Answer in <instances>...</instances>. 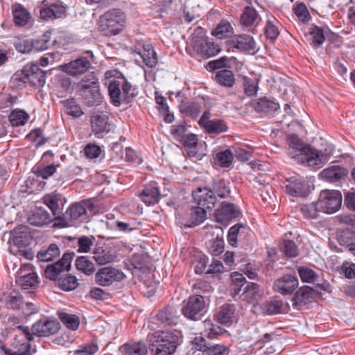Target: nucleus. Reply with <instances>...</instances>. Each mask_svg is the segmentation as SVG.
<instances>
[{
	"label": "nucleus",
	"mask_w": 355,
	"mask_h": 355,
	"mask_svg": "<svg viewBox=\"0 0 355 355\" xmlns=\"http://www.w3.org/2000/svg\"><path fill=\"white\" fill-rule=\"evenodd\" d=\"M125 63H115L112 66V105L119 107L128 105L138 95V88L125 76Z\"/></svg>",
	"instance_id": "f257e3e1"
},
{
	"label": "nucleus",
	"mask_w": 355,
	"mask_h": 355,
	"mask_svg": "<svg viewBox=\"0 0 355 355\" xmlns=\"http://www.w3.org/2000/svg\"><path fill=\"white\" fill-rule=\"evenodd\" d=\"M286 141L289 155L302 164L321 167L327 161V155L322 151L304 144L295 134L289 135Z\"/></svg>",
	"instance_id": "f03ea898"
},
{
	"label": "nucleus",
	"mask_w": 355,
	"mask_h": 355,
	"mask_svg": "<svg viewBox=\"0 0 355 355\" xmlns=\"http://www.w3.org/2000/svg\"><path fill=\"white\" fill-rule=\"evenodd\" d=\"M152 342L151 350L155 355H171L178 345V336L170 331H155L150 338Z\"/></svg>",
	"instance_id": "7ed1b4c3"
},
{
	"label": "nucleus",
	"mask_w": 355,
	"mask_h": 355,
	"mask_svg": "<svg viewBox=\"0 0 355 355\" xmlns=\"http://www.w3.org/2000/svg\"><path fill=\"white\" fill-rule=\"evenodd\" d=\"M15 340L12 349L6 352L7 355H32L35 350L32 348L30 342L34 338L28 327L19 325L15 329Z\"/></svg>",
	"instance_id": "20e7f679"
},
{
	"label": "nucleus",
	"mask_w": 355,
	"mask_h": 355,
	"mask_svg": "<svg viewBox=\"0 0 355 355\" xmlns=\"http://www.w3.org/2000/svg\"><path fill=\"white\" fill-rule=\"evenodd\" d=\"M318 202L322 212L332 214L340 209L342 195L338 191H322Z\"/></svg>",
	"instance_id": "39448f33"
},
{
	"label": "nucleus",
	"mask_w": 355,
	"mask_h": 355,
	"mask_svg": "<svg viewBox=\"0 0 355 355\" xmlns=\"http://www.w3.org/2000/svg\"><path fill=\"white\" fill-rule=\"evenodd\" d=\"M205 302L201 295H193L189 297L186 304L182 307V314L193 320L201 319L204 314Z\"/></svg>",
	"instance_id": "423d86ee"
},
{
	"label": "nucleus",
	"mask_w": 355,
	"mask_h": 355,
	"mask_svg": "<svg viewBox=\"0 0 355 355\" xmlns=\"http://www.w3.org/2000/svg\"><path fill=\"white\" fill-rule=\"evenodd\" d=\"M241 215L240 209L233 203L223 202L215 210L216 220L223 225H227L234 219L239 218Z\"/></svg>",
	"instance_id": "0eeeda50"
},
{
	"label": "nucleus",
	"mask_w": 355,
	"mask_h": 355,
	"mask_svg": "<svg viewBox=\"0 0 355 355\" xmlns=\"http://www.w3.org/2000/svg\"><path fill=\"white\" fill-rule=\"evenodd\" d=\"M21 79L24 83L40 87L46 83V73L37 64H28L22 70Z\"/></svg>",
	"instance_id": "6e6552de"
},
{
	"label": "nucleus",
	"mask_w": 355,
	"mask_h": 355,
	"mask_svg": "<svg viewBox=\"0 0 355 355\" xmlns=\"http://www.w3.org/2000/svg\"><path fill=\"white\" fill-rule=\"evenodd\" d=\"M89 76V84L86 83L84 79L81 81L82 96L88 106H93L101 102V94L96 85L97 78L94 75Z\"/></svg>",
	"instance_id": "1a4fd4ad"
},
{
	"label": "nucleus",
	"mask_w": 355,
	"mask_h": 355,
	"mask_svg": "<svg viewBox=\"0 0 355 355\" xmlns=\"http://www.w3.org/2000/svg\"><path fill=\"white\" fill-rule=\"evenodd\" d=\"M5 303L7 307L13 310L26 311L25 307H26V314L28 315L37 312V309L32 302H25L22 295L15 291H11L6 297Z\"/></svg>",
	"instance_id": "9d476101"
},
{
	"label": "nucleus",
	"mask_w": 355,
	"mask_h": 355,
	"mask_svg": "<svg viewBox=\"0 0 355 355\" xmlns=\"http://www.w3.org/2000/svg\"><path fill=\"white\" fill-rule=\"evenodd\" d=\"M286 185L288 193L295 197H306L311 191L309 182L303 177L293 176L287 180Z\"/></svg>",
	"instance_id": "9b49d317"
},
{
	"label": "nucleus",
	"mask_w": 355,
	"mask_h": 355,
	"mask_svg": "<svg viewBox=\"0 0 355 355\" xmlns=\"http://www.w3.org/2000/svg\"><path fill=\"white\" fill-rule=\"evenodd\" d=\"M60 323L46 318L40 320L33 324L31 333L35 336L47 337L56 334L60 329Z\"/></svg>",
	"instance_id": "f8f14e48"
},
{
	"label": "nucleus",
	"mask_w": 355,
	"mask_h": 355,
	"mask_svg": "<svg viewBox=\"0 0 355 355\" xmlns=\"http://www.w3.org/2000/svg\"><path fill=\"white\" fill-rule=\"evenodd\" d=\"M71 261V254L64 253L60 261L50 264L44 270L45 277L50 280L58 279L62 272L69 270Z\"/></svg>",
	"instance_id": "ddd939ff"
},
{
	"label": "nucleus",
	"mask_w": 355,
	"mask_h": 355,
	"mask_svg": "<svg viewBox=\"0 0 355 355\" xmlns=\"http://www.w3.org/2000/svg\"><path fill=\"white\" fill-rule=\"evenodd\" d=\"M297 286L298 279L295 275H285L273 284L274 291L284 295L292 294Z\"/></svg>",
	"instance_id": "4468645a"
},
{
	"label": "nucleus",
	"mask_w": 355,
	"mask_h": 355,
	"mask_svg": "<svg viewBox=\"0 0 355 355\" xmlns=\"http://www.w3.org/2000/svg\"><path fill=\"white\" fill-rule=\"evenodd\" d=\"M17 283L24 290L35 288L37 284V276L30 264L23 265L18 272Z\"/></svg>",
	"instance_id": "2eb2a0df"
},
{
	"label": "nucleus",
	"mask_w": 355,
	"mask_h": 355,
	"mask_svg": "<svg viewBox=\"0 0 355 355\" xmlns=\"http://www.w3.org/2000/svg\"><path fill=\"white\" fill-rule=\"evenodd\" d=\"M251 106L257 113L264 116H273L279 109V103L274 98L267 97L254 100Z\"/></svg>",
	"instance_id": "dca6fc26"
},
{
	"label": "nucleus",
	"mask_w": 355,
	"mask_h": 355,
	"mask_svg": "<svg viewBox=\"0 0 355 355\" xmlns=\"http://www.w3.org/2000/svg\"><path fill=\"white\" fill-rule=\"evenodd\" d=\"M320 293L309 286L301 287L295 293L292 300L293 306L300 309L309 302H313L318 297Z\"/></svg>",
	"instance_id": "f3484780"
},
{
	"label": "nucleus",
	"mask_w": 355,
	"mask_h": 355,
	"mask_svg": "<svg viewBox=\"0 0 355 355\" xmlns=\"http://www.w3.org/2000/svg\"><path fill=\"white\" fill-rule=\"evenodd\" d=\"M91 67V62L85 57H80L64 65L61 69L67 73L76 76L87 72Z\"/></svg>",
	"instance_id": "a211bd4d"
},
{
	"label": "nucleus",
	"mask_w": 355,
	"mask_h": 355,
	"mask_svg": "<svg viewBox=\"0 0 355 355\" xmlns=\"http://www.w3.org/2000/svg\"><path fill=\"white\" fill-rule=\"evenodd\" d=\"M10 253L27 260L33 259L34 254L28 248L26 241L21 236H15L9 248Z\"/></svg>",
	"instance_id": "6ab92c4d"
},
{
	"label": "nucleus",
	"mask_w": 355,
	"mask_h": 355,
	"mask_svg": "<svg viewBox=\"0 0 355 355\" xmlns=\"http://www.w3.org/2000/svg\"><path fill=\"white\" fill-rule=\"evenodd\" d=\"M193 198L198 205L205 207L207 209L214 207L217 202V198H215L208 187L198 188L196 191H193Z\"/></svg>",
	"instance_id": "aec40b11"
},
{
	"label": "nucleus",
	"mask_w": 355,
	"mask_h": 355,
	"mask_svg": "<svg viewBox=\"0 0 355 355\" xmlns=\"http://www.w3.org/2000/svg\"><path fill=\"white\" fill-rule=\"evenodd\" d=\"M232 46L241 51H255L256 42L253 37L249 35H237L232 39Z\"/></svg>",
	"instance_id": "412c9836"
},
{
	"label": "nucleus",
	"mask_w": 355,
	"mask_h": 355,
	"mask_svg": "<svg viewBox=\"0 0 355 355\" xmlns=\"http://www.w3.org/2000/svg\"><path fill=\"white\" fill-rule=\"evenodd\" d=\"M207 187L216 198H227L230 196V183L224 179H214Z\"/></svg>",
	"instance_id": "4be33fe9"
},
{
	"label": "nucleus",
	"mask_w": 355,
	"mask_h": 355,
	"mask_svg": "<svg viewBox=\"0 0 355 355\" xmlns=\"http://www.w3.org/2000/svg\"><path fill=\"white\" fill-rule=\"evenodd\" d=\"M13 21L16 26H25L31 19V13L21 4L17 3L12 6Z\"/></svg>",
	"instance_id": "5701e85b"
},
{
	"label": "nucleus",
	"mask_w": 355,
	"mask_h": 355,
	"mask_svg": "<svg viewBox=\"0 0 355 355\" xmlns=\"http://www.w3.org/2000/svg\"><path fill=\"white\" fill-rule=\"evenodd\" d=\"M140 198L146 205L157 203L160 198V193L156 183H150L145 187L140 193Z\"/></svg>",
	"instance_id": "b1692460"
},
{
	"label": "nucleus",
	"mask_w": 355,
	"mask_h": 355,
	"mask_svg": "<svg viewBox=\"0 0 355 355\" xmlns=\"http://www.w3.org/2000/svg\"><path fill=\"white\" fill-rule=\"evenodd\" d=\"M66 12V8L60 3H52L40 9V17L44 20L62 17Z\"/></svg>",
	"instance_id": "393cba45"
},
{
	"label": "nucleus",
	"mask_w": 355,
	"mask_h": 355,
	"mask_svg": "<svg viewBox=\"0 0 355 355\" xmlns=\"http://www.w3.org/2000/svg\"><path fill=\"white\" fill-rule=\"evenodd\" d=\"M348 171L340 166H332L325 168L322 172V176L331 182H338L347 176Z\"/></svg>",
	"instance_id": "a878e982"
},
{
	"label": "nucleus",
	"mask_w": 355,
	"mask_h": 355,
	"mask_svg": "<svg viewBox=\"0 0 355 355\" xmlns=\"http://www.w3.org/2000/svg\"><path fill=\"white\" fill-rule=\"evenodd\" d=\"M123 355H146L148 349L143 342L128 343L119 347Z\"/></svg>",
	"instance_id": "bb28decb"
},
{
	"label": "nucleus",
	"mask_w": 355,
	"mask_h": 355,
	"mask_svg": "<svg viewBox=\"0 0 355 355\" xmlns=\"http://www.w3.org/2000/svg\"><path fill=\"white\" fill-rule=\"evenodd\" d=\"M234 312L235 309L233 304L223 305L217 313V321L226 326L231 325L234 320Z\"/></svg>",
	"instance_id": "cd10ccee"
},
{
	"label": "nucleus",
	"mask_w": 355,
	"mask_h": 355,
	"mask_svg": "<svg viewBox=\"0 0 355 355\" xmlns=\"http://www.w3.org/2000/svg\"><path fill=\"white\" fill-rule=\"evenodd\" d=\"M179 110L184 116L195 119L201 112V105L196 102L182 101L179 105Z\"/></svg>",
	"instance_id": "c85d7f7f"
},
{
	"label": "nucleus",
	"mask_w": 355,
	"mask_h": 355,
	"mask_svg": "<svg viewBox=\"0 0 355 355\" xmlns=\"http://www.w3.org/2000/svg\"><path fill=\"white\" fill-rule=\"evenodd\" d=\"M66 218L71 221L81 218L82 220H87L89 217L87 208L80 203H75L68 208L65 214Z\"/></svg>",
	"instance_id": "c756f323"
},
{
	"label": "nucleus",
	"mask_w": 355,
	"mask_h": 355,
	"mask_svg": "<svg viewBox=\"0 0 355 355\" xmlns=\"http://www.w3.org/2000/svg\"><path fill=\"white\" fill-rule=\"evenodd\" d=\"M203 129L206 133L218 135L226 132L228 130V126L224 120L214 119L207 121Z\"/></svg>",
	"instance_id": "7c9ffc66"
},
{
	"label": "nucleus",
	"mask_w": 355,
	"mask_h": 355,
	"mask_svg": "<svg viewBox=\"0 0 355 355\" xmlns=\"http://www.w3.org/2000/svg\"><path fill=\"white\" fill-rule=\"evenodd\" d=\"M29 223L35 226H43L51 223L50 214L42 208H37L28 218Z\"/></svg>",
	"instance_id": "2f4dec72"
},
{
	"label": "nucleus",
	"mask_w": 355,
	"mask_h": 355,
	"mask_svg": "<svg viewBox=\"0 0 355 355\" xmlns=\"http://www.w3.org/2000/svg\"><path fill=\"white\" fill-rule=\"evenodd\" d=\"M126 24L125 13L120 9H112V35L120 33Z\"/></svg>",
	"instance_id": "473e14b6"
},
{
	"label": "nucleus",
	"mask_w": 355,
	"mask_h": 355,
	"mask_svg": "<svg viewBox=\"0 0 355 355\" xmlns=\"http://www.w3.org/2000/svg\"><path fill=\"white\" fill-rule=\"evenodd\" d=\"M60 250L56 244H51L47 249H42L37 252V258L42 262H49L53 261L58 257Z\"/></svg>",
	"instance_id": "72a5a7b5"
},
{
	"label": "nucleus",
	"mask_w": 355,
	"mask_h": 355,
	"mask_svg": "<svg viewBox=\"0 0 355 355\" xmlns=\"http://www.w3.org/2000/svg\"><path fill=\"white\" fill-rule=\"evenodd\" d=\"M260 20L257 11L252 7H245L241 17V24L247 27L257 25Z\"/></svg>",
	"instance_id": "f704fd0d"
},
{
	"label": "nucleus",
	"mask_w": 355,
	"mask_h": 355,
	"mask_svg": "<svg viewBox=\"0 0 355 355\" xmlns=\"http://www.w3.org/2000/svg\"><path fill=\"white\" fill-rule=\"evenodd\" d=\"M138 54L148 67L153 68L156 66L157 63V56L151 45L145 46L143 51L139 52Z\"/></svg>",
	"instance_id": "c9c22d12"
},
{
	"label": "nucleus",
	"mask_w": 355,
	"mask_h": 355,
	"mask_svg": "<svg viewBox=\"0 0 355 355\" xmlns=\"http://www.w3.org/2000/svg\"><path fill=\"white\" fill-rule=\"evenodd\" d=\"M78 286V279L71 274H65L58 279V286L64 291L74 290Z\"/></svg>",
	"instance_id": "e433bc0d"
},
{
	"label": "nucleus",
	"mask_w": 355,
	"mask_h": 355,
	"mask_svg": "<svg viewBox=\"0 0 355 355\" xmlns=\"http://www.w3.org/2000/svg\"><path fill=\"white\" fill-rule=\"evenodd\" d=\"M282 301L270 300L266 301L259 305L260 312L264 315H275L280 313L282 308Z\"/></svg>",
	"instance_id": "4c0bfd02"
},
{
	"label": "nucleus",
	"mask_w": 355,
	"mask_h": 355,
	"mask_svg": "<svg viewBox=\"0 0 355 355\" xmlns=\"http://www.w3.org/2000/svg\"><path fill=\"white\" fill-rule=\"evenodd\" d=\"M184 146L187 154L190 157H194L197 154L198 138L194 134H187L180 141Z\"/></svg>",
	"instance_id": "58836bf2"
},
{
	"label": "nucleus",
	"mask_w": 355,
	"mask_h": 355,
	"mask_svg": "<svg viewBox=\"0 0 355 355\" xmlns=\"http://www.w3.org/2000/svg\"><path fill=\"white\" fill-rule=\"evenodd\" d=\"M233 27L227 20H222L211 32L212 35L218 39H225L233 33Z\"/></svg>",
	"instance_id": "ea45409f"
},
{
	"label": "nucleus",
	"mask_w": 355,
	"mask_h": 355,
	"mask_svg": "<svg viewBox=\"0 0 355 355\" xmlns=\"http://www.w3.org/2000/svg\"><path fill=\"white\" fill-rule=\"evenodd\" d=\"M108 116L106 115H94L91 118V125L93 132L96 135H98L104 132L106 130Z\"/></svg>",
	"instance_id": "a19ab883"
},
{
	"label": "nucleus",
	"mask_w": 355,
	"mask_h": 355,
	"mask_svg": "<svg viewBox=\"0 0 355 355\" xmlns=\"http://www.w3.org/2000/svg\"><path fill=\"white\" fill-rule=\"evenodd\" d=\"M216 80L220 85L226 87H232L235 83L234 75L229 69H222L217 71Z\"/></svg>",
	"instance_id": "79ce46f5"
},
{
	"label": "nucleus",
	"mask_w": 355,
	"mask_h": 355,
	"mask_svg": "<svg viewBox=\"0 0 355 355\" xmlns=\"http://www.w3.org/2000/svg\"><path fill=\"white\" fill-rule=\"evenodd\" d=\"M67 114L73 116L79 117L83 114L81 107L78 105L74 98H68L61 101Z\"/></svg>",
	"instance_id": "37998d69"
},
{
	"label": "nucleus",
	"mask_w": 355,
	"mask_h": 355,
	"mask_svg": "<svg viewBox=\"0 0 355 355\" xmlns=\"http://www.w3.org/2000/svg\"><path fill=\"white\" fill-rule=\"evenodd\" d=\"M277 24L279 21L274 17L267 19L264 32L266 37L272 41L275 40L279 35Z\"/></svg>",
	"instance_id": "c03bdc74"
},
{
	"label": "nucleus",
	"mask_w": 355,
	"mask_h": 355,
	"mask_svg": "<svg viewBox=\"0 0 355 355\" xmlns=\"http://www.w3.org/2000/svg\"><path fill=\"white\" fill-rule=\"evenodd\" d=\"M260 295L259 286L255 283L248 284L242 294L243 299L250 303H253L256 301Z\"/></svg>",
	"instance_id": "a18cd8bd"
},
{
	"label": "nucleus",
	"mask_w": 355,
	"mask_h": 355,
	"mask_svg": "<svg viewBox=\"0 0 355 355\" xmlns=\"http://www.w3.org/2000/svg\"><path fill=\"white\" fill-rule=\"evenodd\" d=\"M216 159L221 167H230L234 160L232 148L230 147L217 153L216 155Z\"/></svg>",
	"instance_id": "49530a36"
},
{
	"label": "nucleus",
	"mask_w": 355,
	"mask_h": 355,
	"mask_svg": "<svg viewBox=\"0 0 355 355\" xmlns=\"http://www.w3.org/2000/svg\"><path fill=\"white\" fill-rule=\"evenodd\" d=\"M61 322L69 329L76 330L80 324L79 318L76 315L69 314L65 312L58 313Z\"/></svg>",
	"instance_id": "de8ad7c7"
},
{
	"label": "nucleus",
	"mask_w": 355,
	"mask_h": 355,
	"mask_svg": "<svg viewBox=\"0 0 355 355\" xmlns=\"http://www.w3.org/2000/svg\"><path fill=\"white\" fill-rule=\"evenodd\" d=\"M28 114L21 110H15L9 115V121L12 126L24 125L28 121Z\"/></svg>",
	"instance_id": "09e8293b"
},
{
	"label": "nucleus",
	"mask_w": 355,
	"mask_h": 355,
	"mask_svg": "<svg viewBox=\"0 0 355 355\" xmlns=\"http://www.w3.org/2000/svg\"><path fill=\"white\" fill-rule=\"evenodd\" d=\"M300 211L306 218H316L318 213L322 212L318 202L302 205L300 206Z\"/></svg>",
	"instance_id": "8fccbe9b"
},
{
	"label": "nucleus",
	"mask_w": 355,
	"mask_h": 355,
	"mask_svg": "<svg viewBox=\"0 0 355 355\" xmlns=\"http://www.w3.org/2000/svg\"><path fill=\"white\" fill-rule=\"evenodd\" d=\"M76 268L83 273L90 275L94 272V265L87 257H80L76 261Z\"/></svg>",
	"instance_id": "3c124183"
},
{
	"label": "nucleus",
	"mask_w": 355,
	"mask_h": 355,
	"mask_svg": "<svg viewBox=\"0 0 355 355\" xmlns=\"http://www.w3.org/2000/svg\"><path fill=\"white\" fill-rule=\"evenodd\" d=\"M157 320L166 325L175 324L176 315L173 309H164L159 312L157 315Z\"/></svg>",
	"instance_id": "603ef678"
},
{
	"label": "nucleus",
	"mask_w": 355,
	"mask_h": 355,
	"mask_svg": "<svg viewBox=\"0 0 355 355\" xmlns=\"http://www.w3.org/2000/svg\"><path fill=\"white\" fill-rule=\"evenodd\" d=\"M352 230L347 229L340 233L338 240L340 245H347L349 250L355 256V243L351 241Z\"/></svg>",
	"instance_id": "864d4df0"
},
{
	"label": "nucleus",
	"mask_w": 355,
	"mask_h": 355,
	"mask_svg": "<svg viewBox=\"0 0 355 355\" xmlns=\"http://www.w3.org/2000/svg\"><path fill=\"white\" fill-rule=\"evenodd\" d=\"M220 51V49L218 44L209 41L202 42L200 46V53L207 57L214 56L218 54Z\"/></svg>",
	"instance_id": "5fc2aeb1"
},
{
	"label": "nucleus",
	"mask_w": 355,
	"mask_h": 355,
	"mask_svg": "<svg viewBox=\"0 0 355 355\" xmlns=\"http://www.w3.org/2000/svg\"><path fill=\"white\" fill-rule=\"evenodd\" d=\"M60 195L57 193L46 194L43 197L44 203L51 210L53 215L58 211V202L60 200Z\"/></svg>",
	"instance_id": "6e6d98bb"
},
{
	"label": "nucleus",
	"mask_w": 355,
	"mask_h": 355,
	"mask_svg": "<svg viewBox=\"0 0 355 355\" xmlns=\"http://www.w3.org/2000/svg\"><path fill=\"white\" fill-rule=\"evenodd\" d=\"M98 30L103 35L108 36L111 34V12L109 11L100 17Z\"/></svg>",
	"instance_id": "4d7b16f0"
},
{
	"label": "nucleus",
	"mask_w": 355,
	"mask_h": 355,
	"mask_svg": "<svg viewBox=\"0 0 355 355\" xmlns=\"http://www.w3.org/2000/svg\"><path fill=\"white\" fill-rule=\"evenodd\" d=\"M99 347L96 342H90L83 344L74 352L75 355H95L98 351Z\"/></svg>",
	"instance_id": "13d9d810"
},
{
	"label": "nucleus",
	"mask_w": 355,
	"mask_h": 355,
	"mask_svg": "<svg viewBox=\"0 0 355 355\" xmlns=\"http://www.w3.org/2000/svg\"><path fill=\"white\" fill-rule=\"evenodd\" d=\"M96 282L102 286H109L111 284V268L105 267L101 268L96 274Z\"/></svg>",
	"instance_id": "bf43d9fd"
},
{
	"label": "nucleus",
	"mask_w": 355,
	"mask_h": 355,
	"mask_svg": "<svg viewBox=\"0 0 355 355\" xmlns=\"http://www.w3.org/2000/svg\"><path fill=\"white\" fill-rule=\"evenodd\" d=\"M280 250L287 257H295L298 254V249L294 241L284 240L279 246Z\"/></svg>",
	"instance_id": "052dcab7"
},
{
	"label": "nucleus",
	"mask_w": 355,
	"mask_h": 355,
	"mask_svg": "<svg viewBox=\"0 0 355 355\" xmlns=\"http://www.w3.org/2000/svg\"><path fill=\"white\" fill-rule=\"evenodd\" d=\"M57 166L53 164L47 166L39 165L35 168L34 173L37 177L42 179H48L56 172Z\"/></svg>",
	"instance_id": "680f3d73"
},
{
	"label": "nucleus",
	"mask_w": 355,
	"mask_h": 355,
	"mask_svg": "<svg viewBox=\"0 0 355 355\" xmlns=\"http://www.w3.org/2000/svg\"><path fill=\"white\" fill-rule=\"evenodd\" d=\"M246 227L242 223H237L230 227L227 234V241L232 246H236L237 244V237L242 231Z\"/></svg>",
	"instance_id": "e2e57ef3"
},
{
	"label": "nucleus",
	"mask_w": 355,
	"mask_h": 355,
	"mask_svg": "<svg viewBox=\"0 0 355 355\" xmlns=\"http://www.w3.org/2000/svg\"><path fill=\"white\" fill-rule=\"evenodd\" d=\"M232 278V290L234 292V295H238L241 291V288L245 283V278L244 276L239 272H233L231 275Z\"/></svg>",
	"instance_id": "0e129e2a"
},
{
	"label": "nucleus",
	"mask_w": 355,
	"mask_h": 355,
	"mask_svg": "<svg viewBox=\"0 0 355 355\" xmlns=\"http://www.w3.org/2000/svg\"><path fill=\"white\" fill-rule=\"evenodd\" d=\"M206 209H207L199 205L198 207H192L191 214L194 219V221L192 222L194 225L202 223L207 218Z\"/></svg>",
	"instance_id": "69168bd1"
},
{
	"label": "nucleus",
	"mask_w": 355,
	"mask_h": 355,
	"mask_svg": "<svg viewBox=\"0 0 355 355\" xmlns=\"http://www.w3.org/2000/svg\"><path fill=\"white\" fill-rule=\"evenodd\" d=\"M309 33L312 35L313 43L316 46L322 45L325 40L324 30L321 27L313 26L310 28Z\"/></svg>",
	"instance_id": "338daca9"
},
{
	"label": "nucleus",
	"mask_w": 355,
	"mask_h": 355,
	"mask_svg": "<svg viewBox=\"0 0 355 355\" xmlns=\"http://www.w3.org/2000/svg\"><path fill=\"white\" fill-rule=\"evenodd\" d=\"M338 270L347 279L355 278V263L352 262L344 261Z\"/></svg>",
	"instance_id": "774afa93"
}]
</instances>
